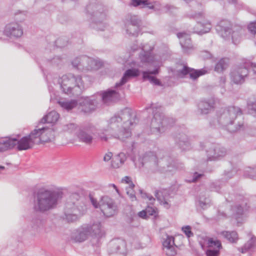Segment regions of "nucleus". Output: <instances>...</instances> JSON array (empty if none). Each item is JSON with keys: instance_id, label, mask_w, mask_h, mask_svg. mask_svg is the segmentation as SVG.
Listing matches in <instances>:
<instances>
[{"instance_id": "obj_15", "label": "nucleus", "mask_w": 256, "mask_h": 256, "mask_svg": "<svg viewBox=\"0 0 256 256\" xmlns=\"http://www.w3.org/2000/svg\"><path fill=\"white\" fill-rule=\"evenodd\" d=\"M178 72L180 76L183 77L188 74L191 78L195 80L200 76L208 73V70L205 68L196 70L184 66L182 69L178 70Z\"/></svg>"}, {"instance_id": "obj_42", "label": "nucleus", "mask_w": 256, "mask_h": 256, "mask_svg": "<svg viewBox=\"0 0 256 256\" xmlns=\"http://www.w3.org/2000/svg\"><path fill=\"white\" fill-rule=\"evenodd\" d=\"M125 160L124 154H120L112 160V166L114 168H118L124 163Z\"/></svg>"}, {"instance_id": "obj_58", "label": "nucleus", "mask_w": 256, "mask_h": 256, "mask_svg": "<svg viewBox=\"0 0 256 256\" xmlns=\"http://www.w3.org/2000/svg\"><path fill=\"white\" fill-rule=\"evenodd\" d=\"M26 12H17L15 14V19L18 21L22 22L25 19Z\"/></svg>"}, {"instance_id": "obj_48", "label": "nucleus", "mask_w": 256, "mask_h": 256, "mask_svg": "<svg viewBox=\"0 0 256 256\" xmlns=\"http://www.w3.org/2000/svg\"><path fill=\"white\" fill-rule=\"evenodd\" d=\"M134 187V184L131 182L129 186L126 188V194L132 201L135 200L136 199L135 196V193L133 190Z\"/></svg>"}, {"instance_id": "obj_55", "label": "nucleus", "mask_w": 256, "mask_h": 256, "mask_svg": "<svg viewBox=\"0 0 256 256\" xmlns=\"http://www.w3.org/2000/svg\"><path fill=\"white\" fill-rule=\"evenodd\" d=\"M140 192L142 198H147L150 204H153L155 201V198L151 195L142 192V190H140Z\"/></svg>"}, {"instance_id": "obj_30", "label": "nucleus", "mask_w": 256, "mask_h": 256, "mask_svg": "<svg viewBox=\"0 0 256 256\" xmlns=\"http://www.w3.org/2000/svg\"><path fill=\"white\" fill-rule=\"evenodd\" d=\"M34 144L28 136H24L20 140L16 138V146L18 150H27L32 148Z\"/></svg>"}, {"instance_id": "obj_21", "label": "nucleus", "mask_w": 256, "mask_h": 256, "mask_svg": "<svg viewBox=\"0 0 256 256\" xmlns=\"http://www.w3.org/2000/svg\"><path fill=\"white\" fill-rule=\"evenodd\" d=\"M32 230L38 234L47 232L46 228V222L39 216L32 218L30 222Z\"/></svg>"}, {"instance_id": "obj_20", "label": "nucleus", "mask_w": 256, "mask_h": 256, "mask_svg": "<svg viewBox=\"0 0 256 256\" xmlns=\"http://www.w3.org/2000/svg\"><path fill=\"white\" fill-rule=\"evenodd\" d=\"M4 34L7 36L18 38L22 35L23 30L18 24L12 23L6 26Z\"/></svg>"}, {"instance_id": "obj_26", "label": "nucleus", "mask_w": 256, "mask_h": 256, "mask_svg": "<svg viewBox=\"0 0 256 256\" xmlns=\"http://www.w3.org/2000/svg\"><path fill=\"white\" fill-rule=\"evenodd\" d=\"M155 196L159 202L166 208H169L170 205L168 204L170 198V192L166 189L158 190L155 192Z\"/></svg>"}, {"instance_id": "obj_8", "label": "nucleus", "mask_w": 256, "mask_h": 256, "mask_svg": "<svg viewBox=\"0 0 256 256\" xmlns=\"http://www.w3.org/2000/svg\"><path fill=\"white\" fill-rule=\"evenodd\" d=\"M232 24L228 20L220 21L216 26L219 34L225 39L231 37L232 42L236 44L241 40L242 29L240 26H235L232 29Z\"/></svg>"}, {"instance_id": "obj_36", "label": "nucleus", "mask_w": 256, "mask_h": 256, "mask_svg": "<svg viewBox=\"0 0 256 256\" xmlns=\"http://www.w3.org/2000/svg\"><path fill=\"white\" fill-rule=\"evenodd\" d=\"M58 104L62 108L68 111L72 110L78 105L77 101L74 100L61 99L58 101Z\"/></svg>"}, {"instance_id": "obj_37", "label": "nucleus", "mask_w": 256, "mask_h": 256, "mask_svg": "<svg viewBox=\"0 0 256 256\" xmlns=\"http://www.w3.org/2000/svg\"><path fill=\"white\" fill-rule=\"evenodd\" d=\"M130 4L135 7L140 6V8L148 7L150 9H152L154 8L153 2L149 0H131Z\"/></svg>"}, {"instance_id": "obj_25", "label": "nucleus", "mask_w": 256, "mask_h": 256, "mask_svg": "<svg viewBox=\"0 0 256 256\" xmlns=\"http://www.w3.org/2000/svg\"><path fill=\"white\" fill-rule=\"evenodd\" d=\"M140 70L137 68H130L127 70L124 73L120 82L116 84V87L118 88L124 84L130 79L138 76Z\"/></svg>"}, {"instance_id": "obj_61", "label": "nucleus", "mask_w": 256, "mask_h": 256, "mask_svg": "<svg viewBox=\"0 0 256 256\" xmlns=\"http://www.w3.org/2000/svg\"><path fill=\"white\" fill-rule=\"evenodd\" d=\"M248 29L252 33L256 34V22H250L248 26Z\"/></svg>"}, {"instance_id": "obj_5", "label": "nucleus", "mask_w": 256, "mask_h": 256, "mask_svg": "<svg viewBox=\"0 0 256 256\" xmlns=\"http://www.w3.org/2000/svg\"><path fill=\"white\" fill-rule=\"evenodd\" d=\"M58 83L62 92L68 94L80 95L85 88L84 80L80 75H64L59 78Z\"/></svg>"}, {"instance_id": "obj_24", "label": "nucleus", "mask_w": 256, "mask_h": 256, "mask_svg": "<svg viewBox=\"0 0 256 256\" xmlns=\"http://www.w3.org/2000/svg\"><path fill=\"white\" fill-rule=\"evenodd\" d=\"M214 104L212 98L200 101L198 104V112L202 114H208L214 108Z\"/></svg>"}, {"instance_id": "obj_4", "label": "nucleus", "mask_w": 256, "mask_h": 256, "mask_svg": "<svg viewBox=\"0 0 256 256\" xmlns=\"http://www.w3.org/2000/svg\"><path fill=\"white\" fill-rule=\"evenodd\" d=\"M86 210L84 198L78 193H73L69 196L66 204L63 218L68 222L76 221L78 216Z\"/></svg>"}, {"instance_id": "obj_39", "label": "nucleus", "mask_w": 256, "mask_h": 256, "mask_svg": "<svg viewBox=\"0 0 256 256\" xmlns=\"http://www.w3.org/2000/svg\"><path fill=\"white\" fill-rule=\"evenodd\" d=\"M140 22L141 20L138 16L128 14L126 17L125 24H126L140 26Z\"/></svg>"}, {"instance_id": "obj_41", "label": "nucleus", "mask_w": 256, "mask_h": 256, "mask_svg": "<svg viewBox=\"0 0 256 256\" xmlns=\"http://www.w3.org/2000/svg\"><path fill=\"white\" fill-rule=\"evenodd\" d=\"M228 66V60L226 58L220 59L216 64L214 70L218 72H222Z\"/></svg>"}, {"instance_id": "obj_1", "label": "nucleus", "mask_w": 256, "mask_h": 256, "mask_svg": "<svg viewBox=\"0 0 256 256\" xmlns=\"http://www.w3.org/2000/svg\"><path fill=\"white\" fill-rule=\"evenodd\" d=\"M136 114L130 108H124L108 120L106 128L98 130V138L102 142L112 138L124 140L130 136L129 128L136 122Z\"/></svg>"}, {"instance_id": "obj_27", "label": "nucleus", "mask_w": 256, "mask_h": 256, "mask_svg": "<svg viewBox=\"0 0 256 256\" xmlns=\"http://www.w3.org/2000/svg\"><path fill=\"white\" fill-rule=\"evenodd\" d=\"M16 138L6 137L0 139V152H4L13 148L16 146Z\"/></svg>"}, {"instance_id": "obj_33", "label": "nucleus", "mask_w": 256, "mask_h": 256, "mask_svg": "<svg viewBox=\"0 0 256 256\" xmlns=\"http://www.w3.org/2000/svg\"><path fill=\"white\" fill-rule=\"evenodd\" d=\"M60 117L59 114L56 111L52 110L48 112L46 115L44 116L40 121V124H54L58 120Z\"/></svg>"}, {"instance_id": "obj_51", "label": "nucleus", "mask_w": 256, "mask_h": 256, "mask_svg": "<svg viewBox=\"0 0 256 256\" xmlns=\"http://www.w3.org/2000/svg\"><path fill=\"white\" fill-rule=\"evenodd\" d=\"M174 245V238L172 236H168L166 238L163 242V248Z\"/></svg>"}, {"instance_id": "obj_54", "label": "nucleus", "mask_w": 256, "mask_h": 256, "mask_svg": "<svg viewBox=\"0 0 256 256\" xmlns=\"http://www.w3.org/2000/svg\"><path fill=\"white\" fill-rule=\"evenodd\" d=\"M68 41L65 38H60L55 41L56 46L58 48H63L67 45Z\"/></svg>"}, {"instance_id": "obj_60", "label": "nucleus", "mask_w": 256, "mask_h": 256, "mask_svg": "<svg viewBox=\"0 0 256 256\" xmlns=\"http://www.w3.org/2000/svg\"><path fill=\"white\" fill-rule=\"evenodd\" d=\"M244 64L245 68H246L248 70L249 68H252L254 72L256 74V63H253L250 61H247L245 62Z\"/></svg>"}, {"instance_id": "obj_12", "label": "nucleus", "mask_w": 256, "mask_h": 256, "mask_svg": "<svg viewBox=\"0 0 256 256\" xmlns=\"http://www.w3.org/2000/svg\"><path fill=\"white\" fill-rule=\"evenodd\" d=\"M98 104V96L86 97L80 100L78 108L84 113H89L94 111Z\"/></svg>"}, {"instance_id": "obj_16", "label": "nucleus", "mask_w": 256, "mask_h": 256, "mask_svg": "<svg viewBox=\"0 0 256 256\" xmlns=\"http://www.w3.org/2000/svg\"><path fill=\"white\" fill-rule=\"evenodd\" d=\"M96 97L98 96V102L102 101L103 103L109 104L110 102L118 99L120 94L114 90H108L103 92L102 94H97Z\"/></svg>"}, {"instance_id": "obj_44", "label": "nucleus", "mask_w": 256, "mask_h": 256, "mask_svg": "<svg viewBox=\"0 0 256 256\" xmlns=\"http://www.w3.org/2000/svg\"><path fill=\"white\" fill-rule=\"evenodd\" d=\"M244 176L253 180H256V168H248L244 172Z\"/></svg>"}, {"instance_id": "obj_38", "label": "nucleus", "mask_w": 256, "mask_h": 256, "mask_svg": "<svg viewBox=\"0 0 256 256\" xmlns=\"http://www.w3.org/2000/svg\"><path fill=\"white\" fill-rule=\"evenodd\" d=\"M220 234L230 242H235L238 239V234L235 231H222L220 232Z\"/></svg>"}, {"instance_id": "obj_18", "label": "nucleus", "mask_w": 256, "mask_h": 256, "mask_svg": "<svg viewBox=\"0 0 256 256\" xmlns=\"http://www.w3.org/2000/svg\"><path fill=\"white\" fill-rule=\"evenodd\" d=\"M177 36L180 40V43L184 52L189 54L194 50V46L188 34L184 32H178L177 34Z\"/></svg>"}, {"instance_id": "obj_13", "label": "nucleus", "mask_w": 256, "mask_h": 256, "mask_svg": "<svg viewBox=\"0 0 256 256\" xmlns=\"http://www.w3.org/2000/svg\"><path fill=\"white\" fill-rule=\"evenodd\" d=\"M226 154V150L219 144H212L206 150L208 159L214 160L223 158Z\"/></svg>"}, {"instance_id": "obj_28", "label": "nucleus", "mask_w": 256, "mask_h": 256, "mask_svg": "<svg viewBox=\"0 0 256 256\" xmlns=\"http://www.w3.org/2000/svg\"><path fill=\"white\" fill-rule=\"evenodd\" d=\"M159 72V68H156L153 70H146L142 72V78L144 80H148L151 83L155 85L161 86V82L155 76L152 75H156Z\"/></svg>"}, {"instance_id": "obj_14", "label": "nucleus", "mask_w": 256, "mask_h": 256, "mask_svg": "<svg viewBox=\"0 0 256 256\" xmlns=\"http://www.w3.org/2000/svg\"><path fill=\"white\" fill-rule=\"evenodd\" d=\"M248 74V70L244 64L242 66L236 68L230 72L231 80L236 84H241L244 82Z\"/></svg>"}, {"instance_id": "obj_52", "label": "nucleus", "mask_w": 256, "mask_h": 256, "mask_svg": "<svg viewBox=\"0 0 256 256\" xmlns=\"http://www.w3.org/2000/svg\"><path fill=\"white\" fill-rule=\"evenodd\" d=\"M233 214L236 218H239L243 214V208L240 206H236L232 208Z\"/></svg>"}, {"instance_id": "obj_17", "label": "nucleus", "mask_w": 256, "mask_h": 256, "mask_svg": "<svg viewBox=\"0 0 256 256\" xmlns=\"http://www.w3.org/2000/svg\"><path fill=\"white\" fill-rule=\"evenodd\" d=\"M193 16L197 21V24L194 28V30L196 33L204 34L210 31L211 28V24L208 22H204L202 13L195 14Z\"/></svg>"}, {"instance_id": "obj_63", "label": "nucleus", "mask_w": 256, "mask_h": 256, "mask_svg": "<svg viewBox=\"0 0 256 256\" xmlns=\"http://www.w3.org/2000/svg\"><path fill=\"white\" fill-rule=\"evenodd\" d=\"M212 56V54L208 51H202L200 53V56L204 59L210 58Z\"/></svg>"}, {"instance_id": "obj_23", "label": "nucleus", "mask_w": 256, "mask_h": 256, "mask_svg": "<svg viewBox=\"0 0 256 256\" xmlns=\"http://www.w3.org/2000/svg\"><path fill=\"white\" fill-rule=\"evenodd\" d=\"M88 236V228L84 225L74 230L72 234L71 238L75 242H82L86 240Z\"/></svg>"}, {"instance_id": "obj_47", "label": "nucleus", "mask_w": 256, "mask_h": 256, "mask_svg": "<svg viewBox=\"0 0 256 256\" xmlns=\"http://www.w3.org/2000/svg\"><path fill=\"white\" fill-rule=\"evenodd\" d=\"M210 201L209 198L200 196L199 199V204L200 206L206 209L210 206Z\"/></svg>"}, {"instance_id": "obj_31", "label": "nucleus", "mask_w": 256, "mask_h": 256, "mask_svg": "<svg viewBox=\"0 0 256 256\" xmlns=\"http://www.w3.org/2000/svg\"><path fill=\"white\" fill-rule=\"evenodd\" d=\"M40 124L36 126V128L31 132L28 136L32 144H40L42 143L41 136L42 132V126H40Z\"/></svg>"}, {"instance_id": "obj_35", "label": "nucleus", "mask_w": 256, "mask_h": 256, "mask_svg": "<svg viewBox=\"0 0 256 256\" xmlns=\"http://www.w3.org/2000/svg\"><path fill=\"white\" fill-rule=\"evenodd\" d=\"M83 62H86V66L88 68L97 70L102 66V62L98 60H94L88 56H84L82 60Z\"/></svg>"}, {"instance_id": "obj_57", "label": "nucleus", "mask_w": 256, "mask_h": 256, "mask_svg": "<svg viewBox=\"0 0 256 256\" xmlns=\"http://www.w3.org/2000/svg\"><path fill=\"white\" fill-rule=\"evenodd\" d=\"M182 230L188 238H190L194 236V234L191 231V227L189 226L182 227Z\"/></svg>"}, {"instance_id": "obj_46", "label": "nucleus", "mask_w": 256, "mask_h": 256, "mask_svg": "<svg viewBox=\"0 0 256 256\" xmlns=\"http://www.w3.org/2000/svg\"><path fill=\"white\" fill-rule=\"evenodd\" d=\"M208 248L220 249L221 246V244L219 240H214L213 238H210L208 240Z\"/></svg>"}, {"instance_id": "obj_34", "label": "nucleus", "mask_w": 256, "mask_h": 256, "mask_svg": "<svg viewBox=\"0 0 256 256\" xmlns=\"http://www.w3.org/2000/svg\"><path fill=\"white\" fill-rule=\"evenodd\" d=\"M142 52L140 54V58L143 62H152L154 61V57L152 54V48L148 50L145 46H142Z\"/></svg>"}, {"instance_id": "obj_6", "label": "nucleus", "mask_w": 256, "mask_h": 256, "mask_svg": "<svg viewBox=\"0 0 256 256\" xmlns=\"http://www.w3.org/2000/svg\"><path fill=\"white\" fill-rule=\"evenodd\" d=\"M172 162V158L168 156H162L160 153L156 154H151L149 156L147 166L148 170L154 174L172 172L176 168Z\"/></svg>"}, {"instance_id": "obj_43", "label": "nucleus", "mask_w": 256, "mask_h": 256, "mask_svg": "<svg viewBox=\"0 0 256 256\" xmlns=\"http://www.w3.org/2000/svg\"><path fill=\"white\" fill-rule=\"evenodd\" d=\"M256 246V238L252 237L242 248V252H246L247 250Z\"/></svg>"}, {"instance_id": "obj_32", "label": "nucleus", "mask_w": 256, "mask_h": 256, "mask_svg": "<svg viewBox=\"0 0 256 256\" xmlns=\"http://www.w3.org/2000/svg\"><path fill=\"white\" fill-rule=\"evenodd\" d=\"M176 141L179 147L182 150H187L190 148L188 138L184 134H179L177 135Z\"/></svg>"}, {"instance_id": "obj_29", "label": "nucleus", "mask_w": 256, "mask_h": 256, "mask_svg": "<svg viewBox=\"0 0 256 256\" xmlns=\"http://www.w3.org/2000/svg\"><path fill=\"white\" fill-rule=\"evenodd\" d=\"M54 138V132L52 128L42 126V143L52 142Z\"/></svg>"}, {"instance_id": "obj_59", "label": "nucleus", "mask_w": 256, "mask_h": 256, "mask_svg": "<svg viewBox=\"0 0 256 256\" xmlns=\"http://www.w3.org/2000/svg\"><path fill=\"white\" fill-rule=\"evenodd\" d=\"M221 188V186L219 182H216L212 183L210 186V190L212 191H215L216 192H220V190Z\"/></svg>"}, {"instance_id": "obj_22", "label": "nucleus", "mask_w": 256, "mask_h": 256, "mask_svg": "<svg viewBox=\"0 0 256 256\" xmlns=\"http://www.w3.org/2000/svg\"><path fill=\"white\" fill-rule=\"evenodd\" d=\"M94 128H84L80 130L78 134V138L79 140L85 144L90 146L94 140L92 136Z\"/></svg>"}, {"instance_id": "obj_53", "label": "nucleus", "mask_w": 256, "mask_h": 256, "mask_svg": "<svg viewBox=\"0 0 256 256\" xmlns=\"http://www.w3.org/2000/svg\"><path fill=\"white\" fill-rule=\"evenodd\" d=\"M248 108L250 112L253 115L256 114V101L250 102L248 104Z\"/></svg>"}, {"instance_id": "obj_64", "label": "nucleus", "mask_w": 256, "mask_h": 256, "mask_svg": "<svg viewBox=\"0 0 256 256\" xmlns=\"http://www.w3.org/2000/svg\"><path fill=\"white\" fill-rule=\"evenodd\" d=\"M148 214L149 216H153L156 213V209L150 206H148L146 208Z\"/></svg>"}, {"instance_id": "obj_49", "label": "nucleus", "mask_w": 256, "mask_h": 256, "mask_svg": "<svg viewBox=\"0 0 256 256\" xmlns=\"http://www.w3.org/2000/svg\"><path fill=\"white\" fill-rule=\"evenodd\" d=\"M164 252L168 256H174L176 254V245L163 248Z\"/></svg>"}, {"instance_id": "obj_9", "label": "nucleus", "mask_w": 256, "mask_h": 256, "mask_svg": "<svg viewBox=\"0 0 256 256\" xmlns=\"http://www.w3.org/2000/svg\"><path fill=\"white\" fill-rule=\"evenodd\" d=\"M89 11L92 10V26L96 30H104L106 26V24L104 22L106 18V14L104 12V8L101 4H90L88 7Z\"/></svg>"}, {"instance_id": "obj_62", "label": "nucleus", "mask_w": 256, "mask_h": 256, "mask_svg": "<svg viewBox=\"0 0 256 256\" xmlns=\"http://www.w3.org/2000/svg\"><path fill=\"white\" fill-rule=\"evenodd\" d=\"M203 176L202 174H198V172H194L193 174L192 178L188 181L190 182H196L200 177Z\"/></svg>"}, {"instance_id": "obj_11", "label": "nucleus", "mask_w": 256, "mask_h": 256, "mask_svg": "<svg viewBox=\"0 0 256 256\" xmlns=\"http://www.w3.org/2000/svg\"><path fill=\"white\" fill-rule=\"evenodd\" d=\"M108 252L110 254H116L120 256H125L126 253V242L121 238L112 240L109 243Z\"/></svg>"}, {"instance_id": "obj_45", "label": "nucleus", "mask_w": 256, "mask_h": 256, "mask_svg": "<svg viewBox=\"0 0 256 256\" xmlns=\"http://www.w3.org/2000/svg\"><path fill=\"white\" fill-rule=\"evenodd\" d=\"M61 126L62 131L70 132H72L76 128V126L73 123L62 124Z\"/></svg>"}, {"instance_id": "obj_3", "label": "nucleus", "mask_w": 256, "mask_h": 256, "mask_svg": "<svg viewBox=\"0 0 256 256\" xmlns=\"http://www.w3.org/2000/svg\"><path fill=\"white\" fill-rule=\"evenodd\" d=\"M242 114L241 109L235 106H230L220 110L218 113V122L219 124L226 127L230 132H235L244 129L242 122L235 124L238 116Z\"/></svg>"}, {"instance_id": "obj_56", "label": "nucleus", "mask_w": 256, "mask_h": 256, "mask_svg": "<svg viewBox=\"0 0 256 256\" xmlns=\"http://www.w3.org/2000/svg\"><path fill=\"white\" fill-rule=\"evenodd\" d=\"M219 254V249L208 248L206 251V256H218Z\"/></svg>"}, {"instance_id": "obj_19", "label": "nucleus", "mask_w": 256, "mask_h": 256, "mask_svg": "<svg viewBox=\"0 0 256 256\" xmlns=\"http://www.w3.org/2000/svg\"><path fill=\"white\" fill-rule=\"evenodd\" d=\"M88 228L89 236L98 240L104 235V232L100 222H97L92 224L86 225Z\"/></svg>"}, {"instance_id": "obj_10", "label": "nucleus", "mask_w": 256, "mask_h": 256, "mask_svg": "<svg viewBox=\"0 0 256 256\" xmlns=\"http://www.w3.org/2000/svg\"><path fill=\"white\" fill-rule=\"evenodd\" d=\"M98 204L99 208L106 217H112L118 213V209L116 202L108 196H102Z\"/></svg>"}, {"instance_id": "obj_40", "label": "nucleus", "mask_w": 256, "mask_h": 256, "mask_svg": "<svg viewBox=\"0 0 256 256\" xmlns=\"http://www.w3.org/2000/svg\"><path fill=\"white\" fill-rule=\"evenodd\" d=\"M140 26L125 24L126 32L130 36H137L140 31Z\"/></svg>"}, {"instance_id": "obj_2", "label": "nucleus", "mask_w": 256, "mask_h": 256, "mask_svg": "<svg viewBox=\"0 0 256 256\" xmlns=\"http://www.w3.org/2000/svg\"><path fill=\"white\" fill-rule=\"evenodd\" d=\"M63 196L62 190L56 186L40 189L36 196L34 210L44 212L56 208Z\"/></svg>"}, {"instance_id": "obj_7", "label": "nucleus", "mask_w": 256, "mask_h": 256, "mask_svg": "<svg viewBox=\"0 0 256 256\" xmlns=\"http://www.w3.org/2000/svg\"><path fill=\"white\" fill-rule=\"evenodd\" d=\"M150 108L152 110L154 114L150 124L152 132L156 134H162L174 124L175 121L172 118L166 117L160 112V106L152 104Z\"/></svg>"}, {"instance_id": "obj_50", "label": "nucleus", "mask_w": 256, "mask_h": 256, "mask_svg": "<svg viewBox=\"0 0 256 256\" xmlns=\"http://www.w3.org/2000/svg\"><path fill=\"white\" fill-rule=\"evenodd\" d=\"M84 56H83L80 57L76 58L72 61V64L74 67L78 68V66L81 65L83 66H86V62H83L82 60Z\"/></svg>"}]
</instances>
